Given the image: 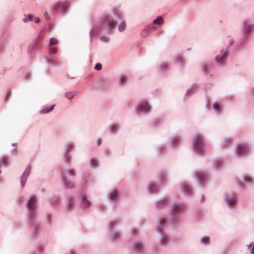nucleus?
Returning a JSON list of instances; mask_svg holds the SVG:
<instances>
[{
  "instance_id": "49",
  "label": "nucleus",
  "mask_w": 254,
  "mask_h": 254,
  "mask_svg": "<svg viewBox=\"0 0 254 254\" xmlns=\"http://www.w3.org/2000/svg\"><path fill=\"white\" fill-rule=\"evenodd\" d=\"M52 216L50 214H48L46 216V221L48 224H50L52 222Z\"/></svg>"
},
{
  "instance_id": "28",
  "label": "nucleus",
  "mask_w": 254,
  "mask_h": 254,
  "mask_svg": "<svg viewBox=\"0 0 254 254\" xmlns=\"http://www.w3.org/2000/svg\"><path fill=\"white\" fill-rule=\"evenodd\" d=\"M118 222V220L117 219H112L110 222L108 223V227L109 229L112 230L116 224Z\"/></svg>"
},
{
  "instance_id": "42",
  "label": "nucleus",
  "mask_w": 254,
  "mask_h": 254,
  "mask_svg": "<svg viewBox=\"0 0 254 254\" xmlns=\"http://www.w3.org/2000/svg\"><path fill=\"white\" fill-rule=\"evenodd\" d=\"M58 41L57 39H56L55 38H52L50 39L49 45L52 46L54 45H56L58 44Z\"/></svg>"
},
{
  "instance_id": "56",
  "label": "nucleus",
  "mask_w": 254,
  "mask_h": 254,
  "mask_svg": "<svg viewBox=\"0 0 254 254\" xmlns=\"http://www.w3.org/2000/svg\"><path fill=\"white\" fill-rule=\"evenodd\" d=\"M70 254H77L74 252H71Z\"/></svg>"
},
{
  "instance_id": "34",
  "label": "nucleus",
  "mask_w": 254,
  "mask_h": 254,
  "mask_svg": "<svg viewBox=\"0 0 254 254\" xmlns=\"http://www.w3.org/2000/svg\"><path fill=\"white\" fill-rule=\"evenodd\" d=\"M118 128L119 127L116 125H110L109 127V130L111 133L116 132Z\"/></svg>"
},
{
  "instance_id": "20",
  "label": "nucleus",
  "mask_w": 254,
  "mask_h": 254,
  "mask_svg": "<svg viewBox=\"0 0 254 254\" xmlns=\"http://www.w3.org/2000/svg\"><path fill=\"white\" fill-rule=\"evenodd\" d=\"M242 181L246 184H251L253 183V180L252 177L248 174H245L243 176Z\"/></svg>"
},
{
  "instance_id": "43",
  "label": "nucleus",
  "mask_w": 254,
  "mask_h": 254,
  "mask_svg": "<svg viewBox=\"0 0 254 254\" xmlns=\"http://www.w3.org/2000/svg\"><path fill=\"white\" fill-rule=\"evenodd\" d=\"M127 81V77L125 75H122L120 78V82L121 84H124Z\"/></svg>"
},
{
  "instance_id": "18",
  "label": "nucleus",
  "mask_w": 254,
  "mask_h": 254,
  "mask_svg": "<svg viewBox=\"0 0 254 254\" xmlns=\"http://www.w3.org/2000/svg\"><path fill=\"white\" fill-rule=\"evenodd\" d=\"M181 140V137L179 135H176L170 138V141L172 146L178 145Z\"/></svg>"
},
{
  "instance_id": "38",
  "label": "nucleus",
  "mask_w": 254,
  "mask_h": 254,
  "mask_svg": "<svg viewBox=\"0 0 254 254\" xmlns=\"http://www.w3.org/2000/svg\"><path fill=\"white\" fill-rule=\"evenodd\" d=\"M150 30L149 29H144L141 33V36L142 37H147L150 33Z\"/></svg>"
},
{
  "instance_id": "57",
  "label": "nucleus",
  "mask_w": 254,
  "mask_h": 254,
  "mask_svg": "<svg viewBox=\"0 0 254 254\" xmlns=\"http://www.w3.org/2000/svg\"><path fill=\"white\" fill-rule=\"evenodd\" d=\"M239 186H240V187H242V185L240 184Z\"/></svg>"
},
{
  "instance_id": "2",
  "label": "nucleus",
  "mask_w": 254,
  "mask_h": 254,
  "mask_svg": "<svg viewBox=\"0 0 254 254\" xmlns=\"http://www.w3.org/2000/svg\"><path fill=\"white\" fill-rule=\"evenodd\" d=\"M204 138L203 136L198 133L195 134L192 139L191 147L192 150L198 154H202L205 152L204 147Z\"/></svg>"
},
{
  "instance_id": "50",
  "label": "nucleus",
  "mask_w": 254,
  "mask_h": 254,
  "mask_svg": "<svg viewBox=\"0 0 254 254\" xmlns=\"http://www.w3.org/2000/svg\"><path fill=\"white\" fill-rule=\"evenodd\" d=\"M102 68V64H101L98 63L95 65V69L99 70H100Z\"/></svg>"
},
{
  "instance_id": "14",
  "label": "nucleus",
  "mask_w": 254,
  "mask_h": 254,
  "mask_svg": "<svg viewBox=\"0 0 254 254\" xmlns=\"http://www.w3.org/2000/svg\"><path fill=\"white\" fill-rule=\"evenodd\" d=\"M122 237L121 232L117 230H113L110 235V240L116 242L121 240Z\"/></svg>"
},
{
  "instance_id": "7",
  "label": "nucleus",
  "mask_w": 254,
  "mask_h": 254,
  "mask_svg": "<svg viewBox=\"0 0 254 254\" xmlns=\"http://www.w3.org/2000/svg\"><path fill=\"white\" fill-rule=\"evenodd\" d=\"M31 171V167L28 165L22 174L20 178V188L23 189L25 186L26 181Z\"/></svg>"
},
{
  "instance_id": "33",
  "label": "nucleus",
  "mask_w": 254,
  "mask_h": 254,
  "mask_svg": "<svg viewBox=\"0 0 254 254\" xmlns=\"http://www.w3.org/2000/svg\"><path fill=\"white\" fill-rule=\"evenodd\" d=\"M126 27V23L125 21L124 20L119 25L118 29H119V31L122 32L125 30Z\"/></svg>"
},
{
  "instance_id": "37",
  "label": "nucleus",
  "mask_w": 254,
  "mask_h": 254,
  "mask_svg": "<svg viewBox=\"0 0 254 254\" xmlns=\"http://www.w3.org/2000/svg\"><path fill=\"white\" fill-rule=\"evenodd\" d=\"M8 163V159L6 157H3L0 159V166L6 165Z\"/></svg>"
},
{
  "instance_id": "32",
  "label": "nucleus",
  "mask_w": 254,
  "mask_h": 254,
  "mask_svg": "<svg viewBox=\"0 0 254 254\" xmlns=\"http://www.w3.org/2000/svg\"><path fill=\"white\" fill-rule=\"evenodd\" d=\"M247 249L250 254H254V243L252 242L247 245Z\"/></svg>"
},
{
  "instance_id": "27",
  "label": "nucleus",
  "mask_w": 254,
  "mask_h": 254,
  "mask_svg": "<svg viewBox=\"0 0 254 254\" xmlns=\"http://www.w3.org/2000/svg\"><path fill=\"white\" fill-rule=\"evenodd\" d=\"M98 163V160L95 158H92L89 160L90 166L93 168H96L97 167Z\"/></svg>"
},
{
  "instance_id": "26",
  "label": "nucleus",
  "mask_w": 254,
  "mask_h": 254,
  "mask_svg": "<svg viewBox=\"0 0 254 254\" xmlns=\"http://www.w3.org/2000/svg\"><path fill=\"white\" fill-rule=\"evenodd\" d=\"M159 181L161 183H164L167 180V175L165 172L161 171L158 174Z\"/></svg>"
},
{
  "instance_id": "5",
  "label": "nucleus",
  "mask_w": 254,
  "mask_h": 254,
  "mask_svg": "<svg viewBox=\"0 0 254 254\" xmlns=\"http://www.w3.org/2000/svg\"><path fill=\"white\" fill-rule=\"evenodd\" d=\"M170 221L166 216L159 217L156 222V229L158 233H164L168 228Z\"/></svg>"
},
{
  "instance_id": "47",
  "label": "nucleus",
  "mask_w": 254,
  "mask_h": 254,
  "mask_svg": "<svg viewBox=\"0 0 254 254\" xmlns=\"http://www.w3.org/2000/svg\"><path fill=\"white\" fill-rule=\"evenodd\" d=\"M214 109L216 111L221 110L222 109L221 106L218 104L215 103L213 105Z\"/></svg>"
},
{
  "instance_id": "58",
  "label": "nucleus",
  "mask_w": 254,
  "mask_h": 254,
  "mask_svg": "<svg viewBox=\"0 0 254 254\" xmlns=\"http://www.w3.org/2000/svg\"><path fill=\"white\" fill-rule=\"evenodd\" d=\"M132 236H135V234H132Z\"/></svg>"
},
{
  "instance_id": "39",
  "label": "nucleus",
  "mask_w": 254,
  "mask_h": 254,
  "mask_svg": "<svg viewBox=\"0 0 254 254\" xmlns=\"http://www.w3.org/2000/svg\"><path fill=\"white\" fill-rule=\"evenodd\" d=\"M12 146H13L14 148L11 150V153L12 154H14V155L18 154V150L17 149L16 143H12Z\"/></svg>"
},
{
  "instance_id": "46",
  "label": "nucleus",
  "mask_w": 254,
  "mask_h": 254,
  "mask_svg": "<svg viewBox=\"0 0 254 254\" xmlns=\"http://www.w3.org/2000/svg\"><path fill=\"white\" fill-rule=\"evenodd\" d=\"M254 29V25H249L246 28V32L247 33H250L252 31L253 29Z\"/></svg>"
},
{
  "instance_id": "1",
  "label": "nucleus",
  "mask_w": 254,
  "mask_h": 254,
  "mask_svg": "<svg viewBox=\"0 0 254 254\" xmlns=\"http://www.w3.org/2000/svg\"><path fill=\"white\" fill-rule=\"evenodd\" d=\"M26 204L28 209L29 222L32 226V235L35 236L39 233V228L36 225L37 220L36 219L37 214L36 197L34 195L29 197Z\"/></svg>"
},
{
  "instance_id": "53",
  "label": "nucleus",
  "mask_w": 254,
  "mask_h": 254,
  "mask_svg": "<svg viewBox=\"0 0 254 254\" xmlns=\"http://www.w3.org/2000/svg\"><path fill=\"white\" fill-rule=\"evenodd\" d=\"M52 63H58V60L57 59H54L53 58L52 59V61L51 62Z\"/></svg>"
},
{
  "instance_id": "16",
  "label": "nucleus",
  "mask_w": 254,
  "mask_h": 254,
  "mask_svg": "<svg viewBox=\"0 0 254 254\" xmlns=\"http://www.w3.org/2000/svg\"><path fill=\"white\" fill-rule=\"evenodd\" d=\"M62 181L64 186L68 189H72L74 188V184L68 180L65 176L61 177Z\"/></svg>"
},
{
  "instance_id": "21",
  "label": "nucleus",
  "mask_w": 254,
  "mask_h": 254,
  "mask_svg": "<svg viewBox=\"0 0 254 254\" xmlns=\"http://www.w3.org/2000/svg\"><path fill=\"white\" fill-rule=\"evenodd\" d=\"M74 204V199L71 196L67 197L66 202V208L67 210H70Z\"/></svg>"
},
{
  "instance_id": "30",
  "label": "nucleus",
  "mask_w": 254,
  "mask_h": 254,
  "mask_svg": "<svg viewBox=\"0 0 254 254\" xmlns=\"http://www.w3.org/2000/svg\"><path fill=\"white\" fill-rule=\"evenodd\" d=\"M200 242L201 244L207 245L209 244L210 240L208 237L203 236L200 239Z\"/></svg>"
},
{
  "instance_id": "10",
  "label": "nucleus",
  "mask_w": 254,
  "mask_h": 254,
  "mask_svg": "<svg viewBox=\"0 0 254 254\" xmlns=\"http://www.w3.org/2000/svg\"><path fill=\"white\" fill-rule=\"evenodd\" d=\"M198 183L203 186L207 182V173L204 171H198L196 176Z\"/></svg>"
},
{
  "instance_id": "11",
  "label": "nucleus",
  "mask_w": 254,
  "mask_h": 254,
  "mask_svg": "<svg viewBox=\"0 0 254 254\" xmlns=\"http://www.w3.org/2000/svg\"><path fill=\"white\" fill-rule=\"evenodd\" d=\"M107 196L109 200L112 202H116L120 197L119 191L117 190H112L109 191Z\"/></svg>"
},
{
  "instance_id": "44",
  "label": "nucleus",
  "mask_w": 254,
  "mask_h": 254,
  "mask_svg": "<svg viewBox=\"0 0 254 254\" xmlns=\"http://www.w3.org/2000/svg\"><path fill=\"white\" fill-rule=\"evenodd\" d=\"M45 246L43 244H39L37 246V250L39 252H42L44 250Z\"/></svg>"
},
{
  "instance_id": "3",
  "label": "nucleus",
  "mask_w": 254,
  "mask_h": 254,
  "mask_svg": "<svg viewBox=\"0 0 254 254\" xmlns=\"http://www.w3.org/2000/svg\"><path fill=\"white\" fill-rule=\"evenodd\" d=\"M185 207V204L180 202H176L172 204L170 211L172 215V218L174 223L180 221L182 218V210Z\"/></svg>"
},
{
  "instance_id": "15",
  "label": "nucleus",
  "mask_w": 254,
  "mask_h": 254,
  "mask_svg": "<svg viewBox=\"0 0 254 254\" xmlns=\"http://www.w3.org/2000/svg\"><path fill=\"white\" fill-rule=\"evenodd\" d=\"M76 172L74 169L68 168L65 169L61 170V177L65 176L66 178V176L68 175L70 177H74L75 176Z\"/></svg>"
},
{
  "instance_id": "35",
  "label": "nucleus",
  "mask_w": 254,
  "mask_h": 254,
  "mask_svg": "<svg viewBox=\"0 0 254 254\" xmlns=\"http://www.w3.org/2000/svg\"><path fill=\"white\" fill-rule=\"evenodd\" d=\"M154 24L161 25L163 23V19L161 16H158L153 21Z\"/></svg>"
},
{
  "instance_id": "8",
  "label": "nucleus",
  "mask_w": 254,
  "mask_h": 254,
  "mask_svg": "<svg viewBox=\"0 0 254 254\" xmlns=\"http://www.w3.org/2000/svg\"><path fill=\"white\" fill-rule=\"evenodd\" d=\"M169 199L166 197H162L156 200L154 202V207L156 209L160 210L163 209L169 204Z\"/></svg>"
},
{
  "instance_id": "4",
  "label": "nucleus",
  "mask_w": 254,
  "mask_h": 254,
  "mask_svg": "<svg viewBox=\"0 0 254 254\" xmlns=\"http://www.w3.org/2000/svg\"><path fill=\"white\" fill-rule=\"evenodd\" d=\"M238 196L237 193H227L223 196V202L229 209H235L238 204Z\"/></svg>"
},
{
  "instance_id": "24",
  "label": "nucleus",
  "mask_w": 254,
  "mask_h": 254,
  "mask_svg": "<svg viewBox=\"0 0 254 254\" xmlns=\"http://www.w3.org/2000/svg\"><path fill=\"white\" fill-rule=\"evenodd\" d=\"M139 111H148L151 109L149 104L147 102L142 103L138 107Z\"/></svg>"
},
{
  "instance_id": "52",
  "label": "nucleus",
  "mask_w": 254,
  "mask_h": 254,
  "mask_svg": "<svg viewBox=\"0 0 254 254\" xmlns=\"http://www.w3.org/2000/svg\"><path fill=\"white\" fill-rule=\"evenodd\" d=\"M101 142H102V139L101 138H98L97 139V145L99 146L101 144Z\"/></svg>"
},
{
  "instance_id": "9",
  "label": "nucleus",
  "mask_w": 254,
  "mask_h": 254,
  "mask_svg": "<svg viewBox=\"0 0 254 254\" xmlns=\"http://www.w3.org/2000/svg\"><path fill=\"white\" fill-rule=\"evenodd\" d=\"M80 203L81 207L85 209L89 208L91 206V201L87 198L85 192L81 193Z\"/></svg>"
},
{
  "instance_id": "23",
  "label": "nucleus",
  "mask_w": 254,
  "mask_h": 254,
  "mask_svg": "<svg viewBox=\"0 0 254 254\" xmlns=\"http://www.w3.org/2000/svg\"><path fill=\"white\" fill-rule=\"evenodd\" d=\"M224 162V159L223 158H216L213 162V166L216 168H219L222 166Z\"/></svg>"
},
{
  "instance_id": "19",
  "label": "nucleus",
  "mask_w": 254,
  "mask_h": 254,
  "mask_svg": "<svg viewBox=\"0 0 254 254\" xmlns=\"http://www.w3.org/2000/svg\"><path fill=\"white\" fill-rule=\"evenodd\" d=\"M158 189V185L155 183L151 182L148 185V190L150 193H153L156 191Z\"/></svg>"
},
{
  "instance_id": "6",
  "label": "nucleus",
  "mask_w": 254,
  "mask_h": 254,
  "mask_svg": "<svg viewBox=\"0 0 254 254\" xmlns=\"http://www.w3.org/2000/svg\"><path fill=\"white\" fill-rule=\"evenodd\" d=\"M160 237L158 241L154 246V249L156 251L162 250V248L166 246L170 241L169 237L164 232L159 233Z\"/></svg>"
},
{
  "instance_id": "59",
  "label": "nucleus",
  "mask_w": 254,
  "mask_h": 254,
  "mask_svg": "<svg viewBox=\"0 0 254 254\" xmlns=\"http://www.w3.org/2000/svg\"><path fill=\"white\" fill-rule=\"evenodd\" d=\"M42 113H46L47 112H42Z\"/></svg>"
},
{
  "instance_id": "51",
  "label": "nucleus",
  "mask_w": 254,
  "mask_h": 254,
  "mask_svg": "<svg viewBox=\"0 0 254 254\" xmlns=\"http://www.w3.org/2000/svg\"><path fill=\"white\" fill-rule=\"evenodd\" d=\"M51 52L53 53V54H56L57 52V48H53L51 49Z\"/></svg>"
},
{
  "instance_id": "12",
  "label": "nucleus",
  "mask_w": 254,
  "mask_h": 254,
  "mask_svg": "<svg viewBox=\"0 0 254 254\" xmlns=\"http://www.w3.org/2000/svg\"><path fill=\"white\" fill-rule=\"evenodd\" d=\"M133 250L136 253H142L144 249V246L141 241H136L133 243Z\"/></svg>"
},
{
  "instance_id": "31",
  "label": "nucleus",
  "mask_w": 254,
  "mask_h": 254,
  "mask_svg": "<svg viewBox=\"0 0 254 254\" xmlns=\"http://www.w3.org/2000/svg\"><path fill=\"white\" fill-rule=\"evenodd\" d=\"M74 149V145L72 143H67L65 145L64 151H72Z\"/></svg>"
},
{
  "instance_id": "40",
  "label": "nucleus",
  "mask_w": 254,
  "mask_h": 254,
  "mask_svg": "<svg viewBox=\"0 0 254 254\" xmlns=\"http://www.w3.org/2000/svg\"><path fill=\"white\" fill-rule=\"evenodd\" d=\"M166 150V146L164 144H160L158 146V151L159 152H163Z\"/></svg>"
},
{
  "instance_id": "25",
  "label": "nucleus",
  "mask_w": 254,
  "mask_h": 254,
  "mask_svg": "<svg viewBox=\"0 0 254 254\" xmlns=\"http://www.w3.org/2000/svg\"><path fill=\"white\" fill-rule=\"evenodd\" d=\"M181 189L182 191L188 194H190L192 192V190L190 186L186 183H184L182 185Z\"/></svg>"
},
{
  "instance_id": "13",
  "label": "nucleus",
  "mask_w": 254,
  "mask_h": 254,
  "mask_svg": "<svg viewBox=\"0 0 254 254\" xmlns=\"http://www.w3.org/2000/svg\"><path fill=\"white\" fill-rule=\"evenodd\" d=\"M249 151V148L244 144H240L236 146V153L238 155H244Z\"/></svg>"
},
{
  "instance_id": "45",
  "label": "nucleus",
  "mask_w": 254,
  "mask_h": 254,
  "mask_svg": "<svg viewBox=\"0 0 254 254\" xmlns=\"http://www.w3.org/2000/svg\"><path fill=\"white\" fill-rule=\"evenodd\" d=\"M55 105H51V106L47 107L44 109L42 111H51L54 109Z\"/></svg>"
},
{
  "instance_id": "22",
  "label": "nucleus",
  "mask_w": 254,
  "mask_h": 254,
  "mask_svg": "<svg viewBox=\"0 0 254 254\" xmlns=\"http://www.w3.org/2000/svg\"><path fill=\"white\" fill-rule=\"evenodd\" d=\"M60 201V197L57 195L53 196L49 199L50 203L54 205H57L58 204V202Z\"/></svg>"
},
{
  "instance_id": "48",
  "label": "nucleus",
  "mask_w": 254,
  "mask_h": 254,
  "mask_svg": "<svg viewBox=\"0 0 254 254\" xmlns=\"http://www.w3.org/2000/svg\"><path fill=\"white\" fill-rule=\"evenodd\" d=\"M33 15H31V14H29L27 15V17H28V19H27L26 18H25L23 19V21L24 22H27L28 21H32V19H33Z\"/></svg>"
},
{
  "instance_id": "54",
  "label": "nucleus",
  "mask_w": 254,
  "mask_h": 254,
  "mask_svg": "<svg viewBox=\"0 0 254 254\" xmlns=\"http://www.w3.org/2000/svg\"><path fill=\"white\" fill-rule=\"evenodd\" d=\"M34 20L36 23H39L40 21V19L38 17H36L35 18Z\"/></svg>"
},
{
  "instance_id": "41",
  "label": "nucleus",
  "mask_w": 254,
  "mask_h": 254,
  "mask_svg": "<svg viewBox=\"0 0 254 254\" xmlns=\"http://www.w3.org/2000/svg\"><path fill=\"white\" fill-rule=\"evenodd\" d=\"M65 96L67 99L70 100L74 97L75 94L73 92H67L65 93Z\"/></svg>"
},
{
  "instance_id": "36",
  "label": "nucleus",
  "mask_w": 254,
  "mask_h": 254,
  "mask_svg": "<svg viewBox=\"0 0 254 254\" xmlns=\"http://www.w3.org/2000/svg\"><path fill=\"white\" fill-rule=\"evenodd\" d=\"M70 156H71V154L70 152L67 153L64 155V161L66 164H67L69 163V161H70L69 157H70Z\"/></svg>"
},
{
  "instance_id": "17",
  "label": "nucleus",
  "mask_w": 254,
  "mask_h": 254,
  "mask_svg": "<svg viewBox=\"0 0 254 254\" xmlns=\"http://www.w3.org/2000/svg\"><path fill=\"white\" fill-rule=\"evenodd\" d=\"M228 56L226 51H222L220 55L216 58V61L218 64H222Z\"/></svg>"
},
{
  "instance_id": "55",
  "label": "nucleus",
  "mask_w": 254,
  "mask_h": 254,
  "mask_svg": "<svg viewBox=\"0 0 254 254\" xmlns=\"http://www.w3.org/2000/svg\"><path fill=\"white\" fill-rule=\"evenodd\" d=\"M45 16L46 19H49V16L48 15V14H47V12H45Z\"/></svg>"
},
{
  "instance_id": "29",
  "label": "nucleus",
  "mask_w": 254,
  "mask_h": 254,
  "mask_svg": "<svg viewBox=\"0 0 254 254\" xmlns=\"http://www.w3.org/2000/svg\"><path fill=\"white\" fill-rule=\"evenodd\" d=\"M107 23L110 29L114 28L117 24L116 21L113 19H108Z\"/></svg>"
}]
</instances>
